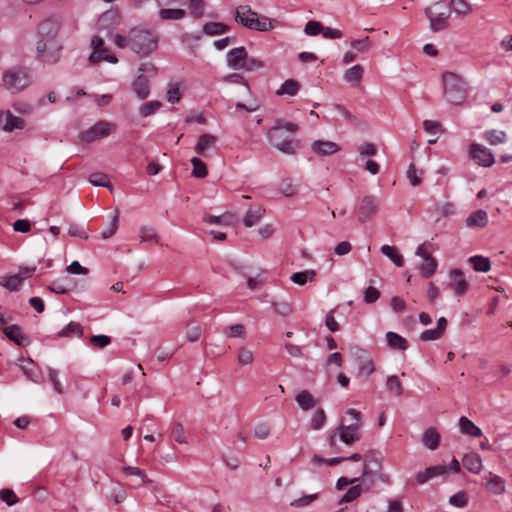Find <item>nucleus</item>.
Wrapping results in <instances>:
<instances>
[{
	"label": "nucleus",
	"instance_id": "nucleus-42",
	"mask_svg": "<svg viewBox=\"0 0 512 512\" xmlns=\"http://www.w3.org/2000/svg\"><path fill=\"white\" fill-rule=\"evenodd\" d=\"M118 224H119V212L116 210L114 212V215H113L111 221L109 222L107 228L101 232V234H100L101 238L103 240H106V239H109L110 237H112L118 229Z\"/></svg>",
	"mask_w": 512,
	"mask_h": 512
},
{
	"label": "nucleus",
	"instance_id": "nucleus-25",
	"mask_svg": "<svg viewBox=\"0 0 512 512\" xmlns=\"http://www.w3.org/2000/svg\"><path fill=\"white\" fill-rule=\"evenodd\" d=\"M122 472L126 476H136V477H138L140 479L139 483L131 484V487H133V488H138V487H140L141 484H149V483L152 482V480L147 477V475L144 472V470H142V469H140L138 467L123 466L122 467Z\"/></svg>",
	"mask_w": 512,
	"mask_h": 512
},
{
	"label": "nucleus",
	"instance_id": "nucleus-14",
	"mask_svg": "<svg viewBox=\"0 0 512 512\" xmlns=\"http://www.w3.org/2000/svg\"><path fill=\"white\" fill-rule=\"evenodd\" d=\"M0 127L6 132H12L15 129H23L25 122L22 118L7 110L0 112Z\"/></svg>",
	"mask_w": 512,
	"mask_h": 512
},
{
	"label": "nucleus",
	"instance_id": "nucleus-20",
	"mask_svg": "<svg viewBox=\"0 0 512 512\" xmlns=\"http://www.w3.org/2000/svg\"><path fill=\"white\" fill-rule=\"evenodd\" d=\"M3 332L9 340L19 346H25L29 342L28 338L23 335L21 327L18 325L5 327Z\"/></svg>",
	"mask_w": 512,
	"mask_h": 512
},
{
	"label": "nucleus",
	"instance_id": "nucleus-15",
	"mask_svg": "<svg viewBox=\"0 0 512 512\" xmlns=\"http://www.w3.org/2000/svg\"><path fill=\"white\" fill-rule=\"evenodd\" d=\"M425 14L429 19L432 31H440L447 27V19L450 16V11L448 9L439 13H433L431 8H426Z\"/></svg>",
	"mask_w": 512,
	"mask_h": 512
},
{
	"label": "nucleus",
	"instance_id": "nucleus-27",
	"mask_svg": "<svg viewBox=\"0 0 512 512\" xmlns=\"http://www.w3.org/2000/svg\"><path fill=\"white\" fill-rule=\"evenodd\" d=\"M459 428H460L461 433H463L465 435H469L471 437H481L482 436V430L465 416H462L459 419Z\"/></svg>",
	"mask_w": 512,
	"mask_h": 512
},
{
	"label": "nucleus",
	"instance_id": "nucleus-61",
	"mask_svg": "<svg viewBox=\"0 0 512 512\" xmlns=\"http://www.w3.org/2000/svg\"><path fill=\"white\" fill-rule=\"evenodd\" d=\"M380 298V291L373 287V286H369L365 291H364V296H363V301L367 304H371V303H374L376 302L378 299Z\"/></svg>",
	"mask_w": 512,
	"mask_h": 512
},
{
	"label": "nucleus",
	"instance_id": "nucleus-21",
	"mask_svg": "<svg viewBox=\"0 0 512 512\" xmlns=\"http://www.w3.org/2000/svg\"><path fill=\"white\" fill-rule=\"evenodd\" d=\"M216 141V136L208 133L202 134L198 138V142L194 147V151L199 155L205 156L207 150L214 147Z\"/></svg>",
	"mask_w": 512,
	"mask_h": 512
},
{
	"label": "nucleus",
	"instance_id": "nucleus-39",
	"mask_svg": "<svg viewBox=\"0 0 512 512\" xmlns=\"http://www.w3.org/2000/svg\"><path fill=\"white\" fill-rule=\"evenodd\" d=\"M299 88H300V85L296 80L288 79L277 90V94L278 95L287 94L290 96H294L298 93Z\"/></svg>",
	"mask_w": 512,
	"mask_h": 512
},
{
	"label": "nucleus",
	"instance_id": "nucleus-47",
	"mask_svg": "<svg viewBox=\"0 0 512 512\" xmlns=\"http://www.w3.org/2000/svg\"><path fill=\"white\" fill-rule=\"evenodd\" d=\"M159 16L163 20H180L185 16L183 9L164 8L159 11Z\"/></svg>",
	"mask_w": 512,
	"mask_h": 512
},
{
	"label": "nucleus",
	"instance_id": "nucleus-51",
	"mask_svg": "<svg viewBox=\"0 0 512 512\" xmlns=\"http://www.w3.org/2000/svg\"><path fill=\"white\" fill-rule=\"evenodd\" d=\"M325 422V411L323 409H317L311 418L310 427L313 430H320L324 426Z\"/></svg>",
	"mask_w": 512,
	"mask_h": 512
},
{
	"label": "nucleus",
	"instance_id": "nucleus-16",
	"mask_svg": "<svg viewBox=\"0 0 512 512\" xmlns=\"http://www.w3.org/2000/svg\"><path fill=\"white\" fill-rule=\"evenodd\" d=\"M311 149L319 156H328L338 152L340 146L332 141L316 140L311 144Z\"/></svg>",
	"mask_w": 512,
	"mask_h": 512
},
{
	"label": "nucleus",
	"instance_id": "nucleus-28",
	"mask_svg": "<svg viewBox=\"0 0 512 512\" xmlns=\"http://www.w3.org/2000/svg\"><path fill=\"white\" fill-rule=\"evenodd\" d=\"M295 400H296L297 404L299 405V407L305 411L310 410L317 405V400L307 390L300 391L296 395Z\"/></svg>",
	"mask_w": 512,
	"mask_h": 512
},
{
	"label": "nucleus",
	"instance_id": "nucleus-62",
	"mask_svg": "<svg viewBox=\"0 0 512 512\" xmlns=\"http://www.w3.org/2000/svg\"><path fill=\"white\" fill-rule=\"evenodd\" d=\"M48 374H49V379H50L51 383L53 384L54 390L57 393L62 394L64 392V388L58 379V371L51 367H48Z\"/></svg>",
	"mask_w": 512,
	"mask_h": 512
},
{
	"label": "nucleus",
	"instance_id": "nucleus-43",
	"mask_svg": "<svg viewBox=\"0 0 512 512\" xmlns=\"http://www.w3.org/2000/svg\"><path fill=\"white\" fill-rule=\"evenodd\" d=\"M191 164L193 166L192 176L195 178H204L208 174V170L206 164L199 158L193 157L191 159Z\"/></svg>",
	"mask_w": 512,
	"mask_h": 512
},
{
	"label": "nucleus",
	"instance_id": "nucleus-63",
	"mask_svg": "<svg viewBox=\"0 0 512 512\" xmlns=\"http://www.w3.org/2000/svg\"><path fill=\"white\" fill-rule=\"evenodd\" d=\"M322 29L323 27L320 22L311 20L305 25L304 32L307 35L315 36L322 33Z\"/></svg>",
	"mask_w": 512,
	"mask_h": 512
},
{
	"label": "nucleus",
	"instance_id": "nucleus-24",
	"mask_svg": "<svg viewBox=\"0 0 512 512\" xmlns=\"http://www.w3.org/2000/svg\"><path fill=\"white\" fill-rule=\"evenodd\" d=\"M265 213L264 208L261 206H251L244 217L243 223L246 227H252L257 224Z\"/></svg>",
	"mask_w": 512,
	"mask_h": 512
},
{
	"label": "nucleus",
	"instance_id": "nucleus-32",
	"mask_svg": "<svg viewBox=\"0 0 512 512\" xmlns=\"http://www.w3.org/2000/svg\"><path fill=\"white\" fill-rule=\"evenodd\" d=\"M363 74H364V68L361 65L357 64V65H354L353 67L349 68L345 72L344 79H345V81H347L349 83L359 85L361 83Z\"/></svg>",
	"mask_w": 512,
	"mask_h": 512
},
{
	"label": "nucleus",
	"instance_id": "nucleus-9",
	"mask_svg": "<svg viewBox=\"0 0 512 512\" xmlns=\"http://www.w3.org/2000/svg\"><path fill=\"white\" fill-rule=\"evenodd\" d=\"M92 53L89 56V61L93 64L99 63L100 61H107L112 64L118 62V58L111 54L109 49L104 46V40L102 37L96 35L91 41Z\"/></svg>",
	"mask_w": 512,
	"mask_h": 512
},
{
	"label": "nucleus",
	"instance_id": "nucleus-45",
	"mask_svg": "<svg viewBox=\"0 0 512 512\" xmlns=\"http://www.w3.org/2000/svg\"><path fill=\"white\" fill-rule=\"evenodd\" d=\"M484 137L490 145H497V144L504 143L507 138L505 132L498 131V130L487 131V132H485Z\"/></svg>",
	"mask_w": 512,
	"mask_h": 512
},
{
	"label": "nucleus",
	"instance_id": "nucleus-6",
	"mask_svg": "<svg viewBox=\"0 0 512 512\" xmlns=\"http://www.w3.org/2000/svg\"><path fill=\"white\" fill-rule=\"evenodd\" d=\"M3 86L12 93H18L30 85V77L25 69H9L3 74Z\"/></svg>",
	"mask_w": 512,
	"mask_h": 512
},
{
	"label": "nucleus",
	"instance_id": "nucleus-36",
	"mask_svg": "<svg viewBox=\"0 0 512 512\" xmlns=\"http://www.w3.org/2000/svg\"><path fill=\"white\" fill-rule=\"evenodd\" d=\"M254 361V353L246 346H242L237 351V363L240 366L251 365Z\"/></svg>",
	"mask_w": 512,
	"mask_h": 512
},
{
	"label": "nucleus",
	"instance_id": "nucleus-58",
	"mask_svg": "<svg viewBox=\"0 0 512 512\" xmlns=\"http://www.w3.org/2000/svg\"><path fill=\"white\" fill-rule=\"evenodd\" d=\"M449 503L459 508L465 507L468 503L467 493L464 491H460L452 495L449 499Z\"/></svg>",
	"mask_w": 512,
	"mask_h": 512
},
{
	"label": "nucleus",
	"instance_id": "nucleus-46",
	"mask_svg": "<svg viewBox=\"0 0 512 512\" xmlns=\"http://www.w3.org/2000/svg\"><path fill=\"white\" fill-rule=\"evenodd\" d=\"M171 437L179 444H187V437L183 425L176 422L172 426Z\"/></svg>",
	"mask_w": 512,
	"mask_h": 512
},
{
	"label": "nucleus",
	"instance_id": "nucleus-23",
	"mask_svg": "<svg viewBox=\"0 0 512 512\" xmlns=\"http://www.w3.org/2000/svg\"><path fill=\"white\" fill-rule=\"evenodd\" d=\"M464 467L471 473L478 474L482 469V459L477 453H468L462 459Z\"/></svg>",
	"mask_w": 512,
	"mask_h": 512
},
{
	"label": "nucleus",
	"instance_id": "nucleus-54",
	"mask_svg": "<svg viewBox=\"0 0 512 512\" xmlns=\"http://www.w3.org/2000/svg\"><path fill=\"white\" fill-rule=\"evenodd\" d=\"M0 500L8 506H13L19 502V497L12 489L5 488L0 490Z\"/></svg>",
	"mask_w": 512,
	"mask_h": 512
},
{
	"label": "nucleus",
	"instance_id": "nucleus-50",
	"mask_svg": "<svg viewBox=\"0 0 512 512\" xmlns=\"http://www.w3.org/2000/svg\"><path fill=\"white\" fill-rule=\"evenodd\" d=\"M422 175L423 171L417 170L413 163L409 165L408 170L406 172V176L412 186H418L421 184Z\"/></svg>",
	"mask_w": 512,
	"mask_h": 512
},
{
	"label": "nucleus",
	"instance_id": "nucleus-44",
	"mask_svg": "<svg viewBox=\"0 0 512 512\" xmlns=\"http://www.w3.org/2000/svg\"><path fill=\"white\" fill-rule=\"evenodd\" d=\"M450 6L458 16H466L472 11L471 5L465 0H450Z\"/></svg>",
	"mask_w": 512,
	"mask_h": 512
},
{
	"label": "nucleus",
	"instance_id": "nucleus-49",
	"mask_svg": "<svg viewBox=\"0 0 512 512\" xmlns=\"http://www.w3.org/2000/svg\"><path fill=\"white\" fill-rule=\"evenodd\" d=\"M162 107V103L160 101H150L141 105L139 109V113L143 118H146L156 111H158Z\"/></svg>",
	"mask_w": 512,
	"mask_h": 512
},
{
	"label": "nucleus",
	"instance_id": "nucleus-12",
	"mask_svg": "<svg viewBox=\"0 0 512 512\" xmlns=\"http://www.w3.org/2000/svg\"><path fill=\"white\" fill-rule=\"evenodd\" d=\"M428 246L427 243H423L417 247L415 252L417 256L424 259V263L420 266V271L426 278L433 275L438 266L437 260L430 255Z\"/></svg>",
	"mask_w": 512,
	"mask_h": 512
},
{
	"label": "nucleus",
	"instance_id": "nucleus-56",
	"mask_svg": "<svg viewBox=\"0 0 512 512\" xmlns=\"http://www.w3.org/2000/svg\"><path fill=\"white\" fill-rule=\"evenodd\" d=\"M362 492L361 485H354L350 487L347 492L343 495L341 502L349 503L357 499Z\"/></svg>",
	"mask_w": 512,
	"mask_h": 512
},
{
	"label": "nucleus",
	"instance_id": "nucleus-59",
	"mask_svg": "<svg viewBox=\"0 0 512 512\" xmlns=\"http://www.w3.org/2000/svg\"><path fill=\"white\" fill-rule=\"evenodd\" d=\"M351 46L355 49L356 53L366 52L371 46V40L368 36H365L362 39L353 40Z\"/></svg>",
	"mask_w": 512,
	"mask_h": 512
},
{
	"label": "nucleus",
	"instance_id": "nucleus-33",
	"mask_svg": "<svg viewBox=\"0 0 512 512\" xmlns=\"http://www.w3.org/2000/svg\"><path fill=\"white\" fill-rule=\"evenodd\" d=\"M381 253L388 257L397 267H402L404 265L403 256L398 253L396 247L390 245H383L381 247Z\"/></svg>",
	"mask_w": 512,
	"mask_h": 512
},
{
	"label": "nucleus",
	"instance_id": "nucleus-55",
	"mask_svg": "<svg viewBox=\"0 0 512 512\" xmlns=\"http://www.w3.org/2000/svg\"><path fill=\"white\" fill-rule=\"evenodd\" d=\"M262 67H264V63L261 60H259L257 58H253V57H248V53H247L241 70L250 72V71L258 70Z\"/></svg>",
	"mask_w": 512,
	"mask_h": 512
},
{
	"label": "nucleus",
	"instance_id": "nucleus-26",
	"mask_svg": "<svg viewBox=\"0 0 512 512\" xmlns=\"http://www.w3.org/2000/svg\"><path fill=\"white\" fill-rule=\"evenodd\" d=\"M466 225L468 227H485L488 224V215L487 212L484 210H477L473 213H471L466 218Z\"/></svg>",
	"mask_w": 512,
	"mask_h": 512
},
{
	"label": "nucleus",
	"instance_id": "nucleus-18",
	"mask_svg": "<svg viewBox=\"0 0 512 512\" xmlns=\"http://www.w3.org/2000/svg\"><path fill=\"white\" fill-rule=\"evenodd\" d=\"M451 288L456 295H464L468 289V283L464 278V274L459 269H454L450 272Z\"/></svg>",
	"mask_w": 512,
	"mask_h": 512
},
{
	"label": "nucleus",
	"instance_id": "nucleus-17",
	"mask_svg": "<svg viewBox=\"0 0 512 512\" xmlns=\"http://www.w3.org/2000/svg\"><path fill=\"white\" fill-rule=\"evenodd\" d=\"M247 51L244 47L231 49L227 53V64L234 70H241Z\"/></svg>",
	"mask_w": 512,
	"mask_h": 512
},
{
	"label": "nucleus",
	"instance_id": "nucleus-22",
	"mask_svg": "<svg viewBox=\"0 0 512 512\" xmlns=\"http://www.w3.org/2000/svg\"><path fill=\"white\" fill-rule=\"evenodd\" d=\"M133 90L136 96L143 100L148 97L150 93L149 80L143 74H140L132 83Z\"/></svg>",
	"mask_w": 512,
	"mask_h": 512
},
{
	"label": "nucleus",
	"instance_id": "nucleus-35",
	"mask_svg": "<svg viewBox=\"0 0 512 512\" xmlns=\"http://www.w3.org/2000/svg\"><path fill=\"white\" fill-rule=\"evenodd\" d=\"M229 31V26L221 22H207L203 26V32L206 35H221Z\"/></svg>",
	"mask_w": 512,
	"mask_h": 512
},
{
	"label": "nucleus",
	"instance_id": "nucleus-11",
	"mask_svg": "<svg viewBox=\"0 0 512 512\" xmlns=\"http://www.w3.org/2000/svg\"><path fill=\"white\" fill-rule=\"evenodd\" d=\"M115 126L106 121H99L91 128L80 133V139L83 142L90 143L97 139L108 136Z\"/></svg>",
	"mask_w": 512,
	"mask_h": 512
},
{
	"label": "nucleus",
	"instance_id": "nucleus-31",
	"mask_svg": "<svg viewBox=\"0 0 512 512\" xmlns=\"http://www.w3.org/2000/svg\"><path fill=\"white\" fill-rule=\"evenodd\" d=\"M386 340L390 348L394 350L404 351L408 348L407 340L395 332H387Z\"/></svg>",
	"mask_w": 512,
	"mask_h": 512
},
{
	"label": "nucleus",
	"instance_id": "nucleus-5",
	"mask_svg": "<svg viewBox=\"0 0 512 512\" xmlns=\"http://www.w3.org/2000/svg\"><path fill=\"white\" fill-rule=\"evenodd\" d=\"M235 20L244 27L256 31H269L273 29V25L266 17L260 20L258 14L252 11L248 5H240L236 8Z\"/></svg>",
	"mask_w": 512,
	"mask_h": 512
},
{
	"label": "nucleus",
	"instance_id": "nucleus-13",
	"mask_svg": "<svg viewBox=\"0 0 512 512\" xmlns=\"http://www.w3.org/2000/svg\"><path fill=\"white\" fill-rule=\"evenodd\" d=\"M470 154L477 164L483 167H490L494 164V156L492 152L480 144H472L470 146Z\"/></svg>",
	"mask_w": 512,
	"mask_h": 512
},
{
	"label": "nucleus",
	"instance_id": "nucleus-57",
	"mask_svg": "<svg viewBox=\"0 0 512 512\" xmlns=\"http://www.w3.org/2000/svg\"><path fill=\"white\" fill-rule=\"evenodd\" d=\"M245 328L242 324H235L224 329L223 333L229 338H241L244 335Z\"/></svg>",
	"mask_w": 512,
	"mask_h": 512
},
{
	"label": "nucleus",
	"instance_id": "nucleus-64",
	"mask_svg": "<svg viewBox=\"0 0 512 512\" xmlns=\"http://www.w3.org/2000/svg\"><path fill=\"white\" fill-rule=\"evenodd\" d=\"M317 497H318L317 494L305 495L303 497H300V498L292 501L291 505L295 506V507H304V506L311 504L314 500L317 499Z\"/></svg>",
	"mask_w": 512,
	"mask_h": 512
},
{
	"label": "nucleus",
	"instance_id": "nucleus-3",
	"mask_svg": "<svg viewBox=\"0 0 512 512\" xmlns=\"http://www.w3.org/2000/svg\"><path fill=\"white\" fill-rule=\"evenodd\" d=\"M159 37L151 31L141 28H132L129 31V47L139 56H147L158 47Z\"/></svg>",
	"mask_w": 512,
	"mask_h": 512
},
{
	"label": "nucleus",
	"instance_id": "nucleus-60",
	"mask_svg": "<svg viewBox=\"0 0 512 512\" xmlns=\"http://www.w3.org/2000/svg\"><path fill=\"white\" fill-rule=\"evenodd\" d=\"M90 343L94 348H104L111 343V338L107 335H94L90 338Z\"/></svg>",
	"mask_w": 512,
	"mask_h": 512
},
{
	"label": "nucleus",
	"instance_id": "nucleus-53",
	"mask_svg": "<svg viewBox=\"0 0 512 512\" xmlns=\"http://www.w3.org/2000/svg\"><path fill=\"white\" fill-rule=\"evenodd\" d=\"M140 241L143 242H158V235L154 228L143 226L140 228Z\"/></svg>",
	"mask_w": 512,
	"mask_h": 512
},
{
	"label": "nucleus",
	"instance_id": "nucleus-52",
	"mask_svg": "<svg viewBox=\"0 0 512 512\" xmlns=\"http://www.w3.org/2000/svg\"><path fill=\"white\" fill-rule=\"evenodd\" d=\"M22 282L23 281L16 274H13L4 277L0 284L10 291H16L19 289Z\"/></svg>",
	"mask_w": 512,
	"mask_h": 512
},
{
	"label": "nucleus",
	"instance_id": "nucleus-41",
	"mask_svg": "<svg viewBox=\"0 0 512 512\" xmlns=\"http://www.w3.org/2000/svg\"><path fill=\"white\" fill-rule=\"evenodd\" d=\"M73 334L81 337L83 335V327L79 323L72 321L58 332V337H70Z\"/></svg>",
	"mask_w": 512,
	"mask_h": 512
},
{
	"label": "nucleus",
	"instance_id": "nucleus-4",
	"mask_svg": "<svg viewBox=\"0 0 512 512\" xmlns=\"http://www.w3.org/2000/svg\"><path fill=\"white\" fill-rule=\"evenodd\" d=\"M444 97L451 104H461L467 96V86L464 79L453 72L442 74Z\"/></svg>",
	"mask_w": 512,
	"mask_h": 512
},
{
	"label": "nucleus",
	"instance_id": "nucleus-29",
	"mask_svg": "<svg viewBox=\"0 0 512 512\" xmlns=\"http://www.w3.org/2000/svg\"><path fill=\"white\" fill-rule=\"evenodd\" d=\"M485 486L486 488L494 494H501L505 490V481L497 476L489 473L487 477H485Z\"/></svg>",
	"mask_w": 512,
	"mask_h": 512
},
{
	"label": "nucleus",
	"instance_id": "nucleus-1",
	"mask_svg": "<svg viewBox=\"0 0 512 512\" xmlns=\"http://www.w3.org/2000/svg\"><path fill=\"white\" fill-rule=\"evenodd\" d=\"M57 35L58 24L55 21L48 19L39 25L35 43L38 60L48 64L59 61L63 47Z\"/></svg>",
	"mask_w": 512,
	"mask_h": 512
},
{
	"label": "nucleus",
	"instance_id": "nucleus-10",
	"mask_svg": "<svg viewBox=\"0 0 512 512\" xmlns=\"http://www.w3.org/2000/svg\"><path fill=\"white\" fill-rule=\"evenodd\" d=\"M380 208V199L374 195L364 196L359 204L358 208V221L360 223H366L367 221L374 218Z\"/></svg>",
	"mask_w": 512,
	"mask_h": 512
},
{
	"label": "nucleus",
	"instance_id": "nucleus-2",
	"mask_svg": "<svg viewBox=\"0 0 512 512\" xmlns=\"http://www.w3.org/2000/svg\"><path fill=\"white\" fill-rule=\"evenodd\" d=\"M298 128L295 123L277 119L274 126L267 133L268 140L280 152L288 155L294 154L298 143L292 138V134Z\"/></svg>",
	"mask_w": 512,
	"mask_h": 512
},
{
	"label": "nucleus",
	"instance_id": "nucleus-37",
	"mask_svg": "<svg viewBox=\"0 0 512 512\" xmlns=\"http://www.w3.org/2000/svg\"><path fill=\"white\" fill-rule=\"evenodd\" d=\"M386 388L393 396L399 397L403 394L402 383L396 375H391L387 378Z\"/></svg>",
	"mask_w": 512,
	"mask_h": 512
},
{
	"label": "nucleus",
	"instance_id": "nucleus-30",
	"mask_svg": "<svg viewBox=\"0 0 512 512\" xmlns=\"http://www.w3.org/2000/svg\"><path fill=\"white\" fill-rule=\"evenodd\" d=\"M423 444L430 450H435L440 443V434L433 427L428 428L422 437Z\"/></svg>",
	"mask_w": 512,
	"mask_h": 512
},
{
	"label": "nucleus",
	"instance_id": "nucleus-38",
	"mask_svg": "<svg viewBox=\"0 0 512 512\" xmlns=\"http://www.w3.org/2000/svg\"><path fill=\"white\" fill-rule=\"evenodd\" d=\"M89 182L93 186L97 187H106L109 189V191L113 192V187L109 182L108 176L101 172L92 173L89 177Z\"/></svg>",
	"mask_w": 512,
	"mask_h": 512
},
{
	"label": "nucleus",
	"instance_id": "nucleus-8",
	"mask_svg": "<svg viewBox=\"0 0 512 512\" xmlns=\"http://www.w3.org/2000/svg\"><path fill=\"white\" fill-rule=\"evenodd\" d=\"M361 428L360 423H352L349 425H340L330 436H329V444L330 446L335 445V437L336 434H339L340 440L347 445H352L356 441L360 440L361 434L359 432Z\"/></svg>",
	"mask_w": 512,
	"mask_h": 512
},
{
	"label": "nucleus",
	"instance_id": "nucleus-48",
	"mask_svg": "<svg viewBox=\"0 0 512 512\" xmlns=\"http://www.w3.org/2000/svg\"><path fill=\"white\" fill-rule=\"evenodd\" d=\"M190 14L195 18H202L204 16L205 11V1L204 0H189L188 3Z\"/></svg>",
	"mask_w": 512,
	"mask_h": 512
},
{
	"label": "nucleus",
	"instance_id": "nucleus-34",
	"mask_svg": "<svg viewBox=\"0 0 512 512\" xmlns=\"http://www.w3.org/2000/svg\"><path fill=\"white\" fill-rule=\"evenodd\" d=\"M316 276L315 270L308 269L301 272L293 273L290 277L291 281L298 285H305L307 282L314 281Z\"/></svg>",
	"mask_w": 512,
	"mask_h": 512
},
{
	"label": "nucleus",
	"instance_id": "nucleus-40",
	"mask_svg": "<svg viewBox=\"0 0 512 512\" xmlns=\"http://www.w3.org/2000/svg\"><path fill=\"white\" fill-rule=\"evenodd\" d=\"M469 261L478 272H488L491 268L490 260L480 255L470 257Z\"/></svg>",
	"mask_w": 512,
	"mask_h": 512
},
{
	"label": "nucleus",
	"instance_id": "nucleus-7",
	"mask_svg": "<svg viewBox=\"0 0 512 512\" xmlns=\"http://www.w3.org/2000/svg\"><path fill=\"white\" fill-rule=\"evenodd\" d=\"M384 461V456L381 452L377 450H370L364 455V464H363V477H371L374 475H378L379 479L387 482L389 480L388 475L380 473L382 468V463Z\"/></svg>",
	"mask_w": 512,
	"mask_h": 512
},
{
	"label": "nucleus",
	"instance_id": "nucleus-19",
	"mask_svg": "<svg viewBox=\"0 0 512 512\" xmlns=\"http://www.w3.org/2000/svg\"><path fill=\"white\" fill-rule=\"evenodd\" d=\"M119 22V15L116 11L104 12L97 21V28L99 31H107V35L110 34L109 30L117 25Z\"/></svg>",
	"mask_w": 512,
	"mask_h": 512
}]
</instances>
